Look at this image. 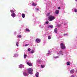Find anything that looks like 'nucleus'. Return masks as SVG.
Returning a JSON list of instances; mask_svg holds the SVG:
<instances>
[{"label": "nucleus", "instance_id": "obj_1", "mask_svg": "<svg viewBox=\"0 0 77 77\" xmlns=\"http://www.w3.org/2000/svg\"><path fill=\"white\" fill-rule=\"evenodd\" d=\"M54 19H55V17L53 16H52L51 15L49 16L48 17V20L49 21H51L54 20Z\"/></svg>", "mask_w": 77, "mask_h": 77}, {"label": "nucleus", "instance_id": "obj_2", "mask_svg": "<svg viewBox=\"0 0 77 77\" xmlns=\"http://www.w3.org/2000/svg\"><path fill=\"white\" fill-rule=\"evenodd\" d=\"M33 69L32 68H29L27 69V71L29 74L32 75L33 74Z\"/></svg>", "mask_w": 77, "mask_h": 77}, {"label": "nucleus", "instance_id": "obj_3", "mask_svg": "<svg viewBox=\"0 0 77 77\" xmlns=\"http://www.w3.org/2000/svg\"><path fill=\"white\" fill-rule=\"evenodd\" d=\"M60 45L61 46V49H64L65 48V44L63 43H61L60 44Z\"/></svg>", "mask_w": 77, "mask_h": 77}, {"label": "nucleus", "instance_id": "obj_4", "mask_svg": "<svg viewBox=\"0 0 77 77\" xmlns=\"http://www.w3.org/2000/svg\"><path fill=\"white\" fill-rule=\"evenodd\" d=\"M35 41L36 42H37V43H39V42H41V39L39 38H37L35 40Z\"/></svg>", "mask_w": 77, "mask_h": 77}, {"label": "nucleus", "instance_id": "obj_5", "mask_svg": "<svg viewBox=\"0 0 77 77\" xmlns=\"http://www.w3.org/2000/svg\"><path fill=\"white\" fill-rule=\"evenodd\" d=\"M26 63L29 66H32V63H30L29 62H27Z\"/></svg>", "mask_w": 77, "mask_h": 77}, {"label": "nucleus", "instance_id": "obj_6", "mask_svg": "<svg viewBox=\"0 0 77 77\" xmlns=\"http://www.w3.org/2000/svg\"><path fill=\"white\" fill-rule=\"evenodd\" d=\"M11 16L13 17H15L16 15L15 13H14L13 14H11Z\"/></svg>", "mask_w": 77, "mask_h": 77}, {"label": "nucleus", "instance_id": "obj_7", "mask_svg": "<svg viewBox=\"0 0 77 77\" xmlns=\"http://www.w3.org/2000/svg\"><path fill=\"white\" fill-rule=\"evenodd\" d=\"M59 10H56L55 11V14H57V15H58L59 14Z\"/></svg>", "mask_w": 77, "mask_h": 77}, {"label": "nucleus", "instance_id": "obj_8", "mask_svg": "<svg viewBox=\"0 0 77 77\" xmlns=\"http://www.w3.org/2000/svg\"><path fill=\"white\" fill-rule=\"evenodd\" d=\"M74 72V70L72 69L70 71V74H73Z\"/></svg>", "mask_w": 77, "mask_h": 77}, {"label": "nucleus", "instance_id": "obj_9", "mask_svg": "<svg viewBox=\"0 0 77 77\" xmlns=\"http://www.w3.org/2000/svg\"><path fill=\"white\" fill-rule=\"evenodd\" d=\"M23 74L25 76H26L28 74V73L26 72H24L23 73Z\"/></svg>", "mask_w": 77, "mask_h": 77}, {"label": "nucleus", "instance_id": "obj_10", "mask_svg": "<svg viewBox=\"0 0 77 77\" xmlns=\"http://www.w3.org/2000/svg\"><path fill=\"white\" fill-rule=\"evenodd\" d=\"M35 76L36 77H39V72H37L35 74Z\"/></svg>", "mask_w": 77, "mask_h": 77}, {"label": "nucleus", "instance_id": "obj_11", "mask_svg": "<svg viewBox=\"0 0 77 77\" xmlns=\"http://www.w3.org/2000/svg\"><path fill=\"white\" fill-rule=\"evenodd\" d=\"M22 16L23 17V18H25V17H26V15H25V14H22Z\"/></svg>", "mask_w": 77, "mask_h": 77}, {"label": "nucleus", "instance_id": "obj_12", "mask_svg": "<svg viewBox=\"0 0 77 77\" xmlns=\"http://www.w3.org/2000/svg\"><path fill=\"white\" fill-rule=\"evenodd\" d=\"M48 28H53V25H50L48 27Z\"/></svg>", "mask_w": 77, "mask_h": 77}, {"label": "nucleus", "instance_id": "obj_13", "mask_svg": "<svg viewBox=\"0 0 77 77\" xmlns=\"http://www.w3.org/2000/svg\"><path fill=\"white\" fill-rule=\"evenodd\" d=\"M66 64L67 65H71V63L69 62H67Z\"/></svg>", "mask_w": 77, "mask_h": 77}, {"label": "nucleus", "instance_id": "obj_14", "mask_svg": "<svg viewBox=\"0 0 77 77\" xmlns=\"http://www.w3.org/2000/svg\"><path fill=\"white\" fill-rule=\"evenodd\" d=\"M32 5L33 6H36L37 5V4H36L35 3H32Z\"/></svg>", "mask_w": 77, "mask_h": 77}, {"label": "nucleus", "instance_id": "obj_15", "mask_svg": "<svg viewBox=\"0 0 77 77\" xmlns=\"http://www.w3.org/2000/svg\"><path fill=\"white\" fill-rule=\"evenodd\" d=\"M27 57V55L25 53H24V58L25 59H26Z\"/></svg>", "mask_w": 77, "mask_h": 77}, {"label": "nucleus", "instance_id": "obj_16", "mask_svg": "<svg viewBox=\"0 0 77 77\" xmlns=\"http://www.w3.org/2000/svg\"><path fill=\"white\" fill-rule=\"evenodd\" d=\"M57 28H55L54 29V32L55 33H57Z\"/></svg>", "mask_w": 77, "mask_h": 77}, {"label": "nucleus", "instance_id": "obj_17", "mask_svg": "<svg viewBox=\"0 0 77 77\" xmlns=\"http://www.w3.org/2000/svg\"><path fill=\"white\" fill-rule=\"evenodd\" d=\"M26 31L27 32H30V30L26 28Z\"/></svg>", "mask_w": 77, "mask_h": 77}, {"label": "nucleus", "instance_id": "obj_18", "mask_svg": "<svg viewBox=\"0 0 77 77\" xmlns=\"http://www.w3.org/2000/svg\"><path fill=\"white\" fill-rule=\"evenodd\" d=\"M44 67H45V66L44 65H41V68H44Z\"/></svg>", "mask_w": 77, "mask_h": 77}, {"label": "nucleus", "instance_id": "obj_19", "mask_svg": "<svg viewBox=\"0 0 77 77\" xmlns=\"http://www.w3.org/2000/svg\"><path fill=\"white\" fill-rule=\"evenodd\" d=\"M30 53H34V51L33 50L31 51Z\"/></svg>", "mask_w": 77, "mask_h": 77}, {"label": "nucleus", "instance_id": "obj_20", "mask_svg": "<svg viewBox=\"0 0 77 77\" xmlns=\"http://www.w3.org/2000/svg\"><path fill=\"white\" fill-rule=\"evenodd\" d=\"M48 39H51V36H49L48 37Z\"/></svg>", "mask_w": 77, "mask_h": 77}, {"label": "nucleus", "instance_id": "obj_21", "mask_svg": "<svg viewBox=\"0 0 77 77\" xmlns=\"http://www.w3.org/2000/svg\"><path fill=\"white\" fill-rule=\"evenodd\" d=\"M10 11L11 13H14V11L12 10H11Z\"/></svg>", "mask_w": 77, "mask_h": 77}, {"label": "nucleus", "instance_id": "obj_22", "mask_svg": "<svg viewBox=\"0 0 77 77\" xmlns=\"http://www.w3.org/2000/svg\"><path fill=\"white\" fill-rule=\"evenodd\" d=\"M30 50H31V49L30 48H29L28 49V51H30Z\"/></svg>", "mask_w": 77, "mask_h": 77}, {"label": "nucleus", "instance_id": "obj_23", "mask_svg": "<svg viewBox=\"0 0 77 77\" xmlns=\"http://www.w3.org/2000/svg\"><path fill=\"white\" fill-rule=\"evenodd\" d=\"M29 45V44H26L25 45V47H27V46H28Z\"/></svg>", "mask_w": 77, "mask_h": 77}, {"label": "nucleus", "instance_id": "obj_24", "mask_svg": "<svg viewBox=\"0 0 77 77\" xmlns=\"http://www.w3.org/2000/svg\"><path fill=\"white\" fill-rule=\"evenodd\" d=\"M50 15V13H48L47 14V16H49V15Z\"/></svg>", "mask_w": 77, "mask_h": 77}, {"label": "nucleus", "instance_id": "obj_25", "mask_svg": "<svg viewBox=\"0 0 77 77\" xmlns=\"http://www.w3.org/2000/svg\"><path fill=\"white\" fill-rule=\"evenodd\" d=\"M19 68H22V65H20L19 66Z\"/></svg>", "mask_w": 77, "mask_h": 77}, {"label": "nucleus", "instance_id": "obj_26", "mask_svg": "<svg viewBox=\"0 0 77 77\" xmlns=\"http://www.w3.org/2000/svg\"><path fill=\"white\" fill-rule=\"evenodd\" d=\"M48 52V53H47V54H50V52L49 51Z\"/></svg>", "mask_w": 77, "mask_h": 77}, {"label": "nucleus", "instance_id": "obj_27", "mask_svg": "<svg viewBox=\"0 0 77 77\" xmlns=\"http://www.w3.org/2000/svg\"><path fill=\"white\" fill-rule=\"evenodd\" d=\"M48 21H47L45 23L46 24H48Z\"/></svg>", "mask_w": 77, "mask_h": 77}, {"label": "nucleus", "instance_id": "obj_28", "mask_svg": "<svg viewBox=\"0 0 77 77\" xmlns=\"http://www.w3.org/2000/svg\"><path fill=\"white\" fill-rule=\"evenodd\" d=\"M60 54H62V51H60Z\"/></svg>", "mask_w": 77, "mask_h": 77}, {"label": "nucleus", "instance_id": "obj_29", "mask_svg": "<svg viewBox=\"0 0 77 77\" xmlns=\"http://www.w3.org/2000/svg\"><path fill=\"white\" fill-rule=\"evenodd\" d=\"M16 45L18 47V42H16Z\"/></svg>", "mask_w": 77, "mask_h": 77}, {"label": "nucleus", "instance_id": "obj_30", "mask_svg": "<svg viewBox=\"0 0 77 77\" xmlns=\"http://www.w3.org/2000/svg\"><path fill=\"white\" fill-rule=\"evenodd\" d=\"M18 37H19V38H21V35H19L18 36Z\"/></svg>", "mask_w": 77, "mask_h": 77}, {"label": "nucleus", "instance_id": "obj_31", "mask_svg": "<svg viewBox=\"0 0 77 77\" xmlns=\"http://www.w3.org/2000/svg\"><path fill=\"white\" fill-rule=\"evenodd\" d=\"M36 11H38L39 10V8H35Z\"/></svg>", "mask_w": 77, "mask_h": 77}, {"label": "nucleus", "instance_id": "obj_32", "mask_svg": "<svg viewBox=\"0 0 77 77\" xmlns=\"http://www.w3.org/2000/svg\"><path fill=\"white\" fill-rule=\"evenodd\" d=\"M75 12H77V9H75Z\"/></svg>", "mask_w": 77, "mask_h": 77}, {"label": "nucleus", "instance_id": "obj_33", "mask_svg": "<svg viewBox=\"0 0 77 77\" xmlns=\"http://www.w3.org/2000/svg\"><path fill=\"white\" fill-rule=\"evenodd\" d=\"M58 9H60V7H58Z\"/></svg>", "mask_w": 77, "mask_h": 77}, {"label": "nucleus", "instance_id": "obj_34", "mask_svg": "<svg viewBox=\"0 0 77 77\" xmlns=\"http://www.w3.org/2000/svg\"><path fill=\"white\" fill-rule=\"evenodd\" d=\"M65 35H67V34H64V36H65Z\"/></svg>", "mask_w": 77, "mask_h": 77}, {"label": "nucleus", "instance_id": "obj_35", "mask_svg": "<svg viewBox=\"0 0 77 77\" xmlns=\"http://www.w3.org/2000/svg\"><path fill=\"white\" fill-rule=\"evenodd\" d=\"M76 0V1H77V0Z\"/></svg>", "mask_w": 77, "mask_h": 77}]
</instances>
